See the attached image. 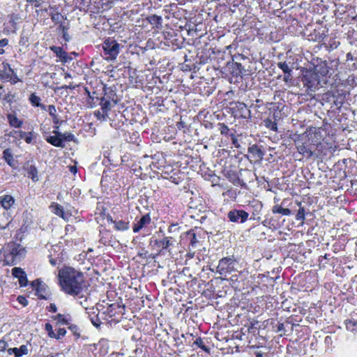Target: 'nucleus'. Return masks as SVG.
I'll use <instances>...</instances> for the list:
<instances>
[{
	"label": "nucleus",
	"mask_w": 357,
	"mask_h": 357,
	"mask_svg": "<svg viewBox=\"0 0 357 357\" xmlns=\"http://www.w3.org/2000/svg\"><path fill=\"white\" fill-rule=\"evenodd\" d=\"M58 280L61 289L71 296L79 295L84 287L83 273L70 266H64L59 269Z\"/></svg>",
	"instance_id": "nucleus-1"
},
{
	"label": "nucleus",
	"mask_w": 357,
	"mask_h": 357,
	"mask_svg": "<svg viewBox=\"0 0 357 357\" xmlns=\"http://www.w3.org/2000/svg\"><path fill=\"white\" fill-rule=\"evenodd\" d=\"M102 49L105 59L107 61H114L123 46L112 38L106 39L102 43Z\"/></svg>",
	"instance_id": "nucleus-2"
},
{
	"label": "nucleus",
	"mask_w": 357,
	"mask_h": 357,
	"mask_svg": "<svg viewBox=\"0 0 357 357\" xmlns=\"http://www.w3.org/2000/svg\"><path fill=\"white\" fill-rule=\"evenodd\" d=\"M7 254L6 255V259L10 261L11 264H15V259H20L24 257L26 254L25 248L20 244L11 242L8 244L6 247Z\"/></svg>",
	"instance_id": "nucleus-3"
},
{
	"label": "nucleus",
	"mask_w": 357,
	"mask_h": 357,
	"mask_svg": "<svg viewBox=\"0 0 357 357\" xmlns=\"http://www.w3.org/2000/svg\"><path fill=\"white\" fill-rule=\"evenodd\" d=\"M235 261L229 257H225L220 260L217 266V272L222 275H227V273L234 269Z\"/></svg>",
	"instance_id": "nucleus-4"
},
{
	"label": "nucleus",
	"mask_w": 357,
	"mask_h": 357,
	"mask_svg": "<svg viewBox=\"0 0 357 357\" xmlns=\"http://www.w3.org/2000/svg\"><path fill=\"white\" fill-rule=\"evenodd\" d=\"M228 218L231 222H238L240 220L241 222L245 221V212L241 211H232L228 213Z\"/></svg>",
	"instance_id": "nucleus-5"
},
{
	"label": "nucleus",
	"mask_w": 357,
	"mask_h": 357,
	"mask_svg": "<svg viewBox=\"0 0 357 357\" xmlns=\"http://www.w3.org/2000/svg\"><path fill=\"white\" fill-rule=\"evenodd\" d=\"M28 347L26 345H22L20 348H8L7 353L8 355H15V357H21L24 355L28 354Z\"/></svg>",
	"instance_id": "nucleus-6"
},
{
	"label": "nucleus",
	"mask_w": 357,
	"mask_h": 357,
	"mask_svg": "<svg viewBox=\"0 0 357 357\" xmlns=\"http://www.w3.org/2000/svg\"><path fill=\"white\" fill-rule=\"evenodd\" d=\"M151 222V218L149 214H146L143 215L139 220H138L136 223H135L133 227V231L138 232L141 229H142L146 225L149 224Z\"/></svg>",
	"instance_id": "nucleus-7"
},
{
	"label": "nucleus",
	"mask_w": 357,
	"mask_h": 357,
	"mask_svg": "<svg viewBox=\"0 0 357 357\" xmlns=\"http://www.w3.org/2000/svg\"><path fill=\"white\" fill-rule=\"evenodd\" d=\"M50 49L63 62L68 59L67 53L61 47L51 46Z\"/></svg>",
	"instance_id": "nucleus-8"
},
{
	"label": "nucleus",
	"mask_w": 357,
	"mask_h": 357,
	"mask_svg": "<svg viewBox=\"0 0 357 357\" xmlns=\"http://www.w3.org/2000/svg\"><path fill=\"white\" fill-rule=\"evenodd\" d=\"M3 158L10 167L15 166L13 155L10 149H6L3 151Z\"/></svg>",
	"instance_id": "nucleus-9"
},
{
	"label": "nucleus",
	"mask_w": 357,
	"mask_h": 357,
	"mask_svg": "<svg viewBox=\"0 0 357 357\" xmlns=\"http://www.w3.org/2000/svg\"><path fill=\"white\" fill-rule=\"evenodd\" d=\"M46 140L50 144L56 147H64L63 143H62V138L59 135H56L54 136H49L46 138Z\"/></svg>",
	"instance_id": "nucleus-10"
},
{
	"label": "nucleus",
	"mask_w": 357,
	"mask_h": 357,
	"mask_svg": "<svg viewBox=\"0 0 357 357\" xmlns=\"http://www.w3.org/2000/svg\"><path fill=\"white\" fill-rule=\"evenodd\" d=\"M10 125L15 128H20L22 124V121L20 120L15 114H9L7 116Z\"/></svg>",
	"instance_id": "nucleus-11"
},
{
	"label": "nucleus",
	"mask_w": 357,
	"mask_h": 357,
	"mask_svg": "<svg viewBox=\"0 0 357 357\" xmlns=\"http://www.w3.org/2000/svg\"><path fill=\"white\" fill-rule=\"evenodd\" d=\"M28 176L29 178H31L32 179V181H38L39 178H38V170L36 168V167L33 166V165H31L29 168H28Z\"/></svg>",
	"instance_id": "nucleus-12"
},
{
	"label": "nucleus",
	"mask_w": 357,
	"mask_h": 357,
	"mask_svg": "<svg viewBox=\"0 0 357 357\" xmlns=\"http://www.w3.org/2000/svg\"><path fill=\"white\" fill-rule=\"evenodd\" d=\"M51 208H52V212L54 213L65 219V213L63 211V207L61 205L57 204H52Z\"/></svg>",
	"instance_id": "nucleus-13"
},
{
	"label": "nucleus",
	"mask_w": 357,
	"mask_h": 357,
	"mask_svg": "<svg viewBox=\"0 0 357 357\" xmlns=\"http://www.w3.org/2000/svg\"><path fill=\"white\" fill-rule=\"evenodd\" d=\"M4 72L1 75V79H8L11 78L12 74L14 73L13 70L9 66L8 64L4 65Z\"/></svg>",
	"instance_id": "nucleus-14"
},
{
	"label": "nucleus",
	"mask_w": 357,
	"mask_h": 357,
	"mask_svg": "<svg viewBox=\"0 0 357 357\" xmlns=\"http://www.w3.org/2000/svg\"><path fill=\"white\" fill-rule=\"evenodd\" d=\"M53 132L56 135H59L60 137L62 138V142L63 141H68V142L73 141L75 137V136L70 132L61 133L56 130H54Z\"/></svg>",
	"instance_id": "nucleus-15"
},
{
	"label": "nucleus",
	"mask_w": 357,
	"mask_h": 357,
	"mask_svg": "<svg viewBox=\"0 0 357 357\" xmlns=\"http://www.w3.org/2000/svg\"><path fill=\"white\" fill-rule=\"evenodd\" d=\"M114 227L117 230L125 231L128 229V222L123 220L114 221Z\"/></svg>",
	"instance_id": "nucleus-16"
},
{
	"label": "nucleus",
	"mask_w": 357,
	"mask_h": 357,
	"mask_svg": "<svg viewBox=\"0 0 357 357\" xmlns=\"http://www.w3.org/2000/svg\"><path fill=\"white\" fill-rule=\"evenodd\" d=\"M149 22L155 26H161L162 17L160 16L153 15L148 18Z\"/></svg>",
	"instance_id": "nucleus-17"
},
{
	"label": "nucleus",
	"mask_w": 357,
	"mask_h": 357,
	"mask_svg": "<svg viewBox=\"0 0 357 357\" xmlns=\"http://www.w3.org/2000/svg\"><path fill=\"white\" fill-rule=\"evenodd\" d=\"M14 203V200L12 197L10 196H6L1 201L2 206L4 208H10L13 204Z\"/></svg>",
	"instance_id": "nucleus-18"
},
{
	"label": "nucleus",
	"mask_w": 357,
	"mask_h": 357,
	"mask_svg": "<svg viewBox=\"0 0 357 357\" xmlns=\"http://www.w3.org/2000/svg\"><path fill=\"white\" fill-rule=\"evenodd\" d=\"M100 105L101 106V110L105 111L108 114V112L111 109L110 102L107 100H105L104 98H102Z\"/></svg>",
	"instance_id": "nucleus-19"
},
{
	"label": "nucleus",
	"mask_w": 357,
	"mask_h": 357,
	"mask_svg": "<svg viewBox=\"0 0 357 357\" xmlns=\"http://www.w3.org/2000/svg\"><path fill=\"white\" fill-rule=\"evenodd\" d=\"M95 116L99 120L106 121L107 118L108 117V114L102 110V111H96Z\"/></svg>",
	"instance_id": "nucleus-20"
},
{
	"label": "nucleus",
	"mask_w": 357,
	"mask_h": 357,
	"mask_svg": "<svg viewBox=\"0 0 357 357\" xmlns=\"http://www.w3.org/2000/svg\"><path fill=\"white\" fill-rule=\"evenodd\" d=\"M29 100L31 103L34 106H40V98L35 93H32L30 96Z\"/></svg>",
	"instance_id": "nucleus-21"
},
{
	"label": "nucleus",
	"mask_w": 357,
	"mask_h": 357,
	"mask_svg": "<svg viewBox=\"0 0 357 357\" xmlns=\"http://www.w3.org/2000/svg\"><path fill=\"white\" fill-rule=\"evenodd\" d=\"M24 273L25 272L21 268H19V267H15L12 270L13 275L17 278H20L22 275V274H24Z\"/></svg>",
	"instance_id": "nucleus-22"
},
{
	"label": "nucleus",
	"mask_w": 357,
	"mask_h": 357,
	"mask_svg": "<svg viewBox=\"0 0 357 357\" xmlns=\"http://www.w3.org/2000/svg\"><path fill=\"white\" fill-rule=\"evenodd\" d=\"M54 319L56 321L58 325L68 324L67 320L61 314H57L54 317Z\"/></svg>",
	"instance_id": "nucleus-23"
},
{
	"label": "nucleus",
	"mask_w": 357,
	"mask_h": 357,
	"mask_svg": "<svg viewBox=\"0 0 357 357\" xmlns=\"http://www.w3.org/2000/svg\"><path fill=\"white\" fill-rule=\"evenodd\" d=\"M172 245V243L168 237H165L160 241V245H161L163 249H166Z\"/></svg>",
	"instance_id": "nucleus-24"
},
{
	"label": "nucleus",
	"mask_w": 357,
	"mask_h": 357,
	"mask_svg": "<svg viewBox=\"0 0 357 357\" xmlns=\"http://www.w3.org/2000/svg\"><path fill=\"white\" fill-rule=\"evenodd\" d=\"M18 280H19V283H20V286H22V287L26 286L28 282L26 273L22 274V275L18 278Z\"/></svg>",
	"instance_id": "nucleus-25"
},
{
	"label": "nucleus",
	"mask_w": 357,
	"mask_h": 357,
	"mask_svg": "<svg viewBox=\"0 0 357 357\" xmlns=\"http://www.w3.org/2000/svg\"><path fill=\"white\" fill-rule=\"evenodd\" d=\"M195 344H197L200 348H202L203 350L208 351V349L204 346L202 338H197L196 340L195 341Z\"/></svg>",
	"instance_id": "nucleus-26"
},
{
	"label": "nucleus",
	"mask_w": 357,
	"mask_h": 357,
	"mask_svg": "<svg viewBox=\"0 0 357 357\" xmlns=\"http://www.w3.org/2000/svg\"><path fill=\"white\" fill-rule=\"evenodd\" d=\"M47 111L52 117L56 116V109L54 105H51L48 106Z\"/></svg>",
	"instance_id": "nucleus-27"
},
{
	"label": "nucleus",
	"mask_w": 357,
	"mask_h": 357,
	"mask_svg": "<svg viewBox=\"0 0 357 357\" xmlns=\"http://www.w3.org/2000/svg\"><path fill=\"white\" fill-rule=\"evenodd\" d=\"M66 333V331L65 328H59L57 330L56 339L59 340V339L61 338L62 337L65 336Z\"/></svg>",
	"instance_id": "nucleus-28"
},
{
	"label": "nucleus",
	"mask_w": 357,
	"mask_h": 357,
	"mask_svg": "<svg viewBox=\"0 0 357 357\" xmlns=\"http://www.w3.org/2000/svg\"><path fill=\"white\" fill-rule=\"evenodd\" d=\"M17 300L23 306H26L28 305L27 299L25 297L22 296H19L17 297Z\"/></svg>",
	"instance_id": "nucleus-29"
},
{
	"label": "nucleus",
	"mask_w": 357,
	"mask_h": 357,
	"mask_svg": "<svg viewBox=\"0 0 357 357\" xmlns=\"http://www.w3.org/2000/svg\"><path fill=\"white\" fill-rule=\"evenodd\" d=\"M91 321L92 324L96 327H98L101 324V321L99 320V319L96 317H91Z\"/></svg>",
	"instance_id": "nucleus-30"
},
{
	"label": "nucleus",
	"mask_w": 357,
	"mask_h": 357,
	"mask_svg": "<svg viewBox=\"0 0 357 357\" xmlns=\"http://www.w3.org/2000/svg\"><path fill=\"white\" fill-rule=\"evenodd\" d=\"M8 344L4 340H0V352L7 351Z\"/></svg>",
	"instance_id": "nucleus-31"
},
{
	"label": "nucleus",
	"mask_w": 357,
	"mask_h": 357,
	"mask_svg": "<svg viewBox=\"0 0 357 357\" xmlns=\"http://www.w3.org/2000/svg\"><path fill=\"white\" fill-rule=\"evenodd\" d=\"M198 242L195 234H192L190 237V244L194 246Z\"/></svg>",
	"instance_id": "nucleus-32"
},
{
	"label": "nucleus",
	"mask_w": 357,
	"mask_h": 357,
	"mask_svg": "<svg viewBox=\"0 0 357 357\" xmlns=\"http://www.w3.org/2000/svg\"><path fill=\"white\" fill-rule=\"evenodd\" d=\"M27 2L31 3L35 7H39L40 6L39 0H27Z\"/></svg>",
	"instance_id": "nucleus-33"
},
{
	"label": "nucleus",
	"mask_w": 357,
	"mask_h": 357,
	"mask_svg": "<svg viewBox=\"0 0 357 357\" xmlns=\"http://www.w3.org/2000/svg\"><path fill=\"white\" fill-rule=\"evenodd\" d=\"M61 17V15L59 13L54 14L51 16V19L54 22H58L59 20V18Z\"/></svg>",
	"instance_id": "nucleus-34"
},
{
	"label": "nucleus",
	"mask_w": 357,
	"mask_h": 357,
	"mask_svg": "<svg viewBox=\"0 0 357 357\" xmlns=\"http://www.w3.org/2000/svg\"><path fill=\"white\" fill-rule=\"evenodd\" d=\"M63 36L66 41L69 40L70 38L68 33H66V28L64 26H63Z\"/></svg>",
	"instance_id": "nucleus-35"
},
{
	"label": "nucleus",
	"mask_w": 357,
	"mask_h": 357,
	"mask_svg": "<svg viewBox=\"0 0 357 357\" xmlns=\"http://www.w3.org/2000/svg\"><path fill=\"white\" fill-rule=\"evenodd\" d=\"M45 328L47 333H50V331H53L52 326L49 323L45 324Z\"/></svg>",
	"instance_id": "nucleus-36"
},
{
	"label": "nucleus",
	"mask_w": 357,
	"mask_h": 357,
	"mask_svg": "<svg viewBox=\"0 0 357 357\" xmlns=\"http://www.w3.org/2000/svg\"><path fill=\"white\" fill-rule=\"evenodd\" d=\"M41 282L39 280H36L31 282V286L36 289V287L40 284Z\"/></svg>",
	"instance_id": "nucleus-37"
},
{
	"label": "nucleus",
	"mask_w": 357,
	"mask_h": 357,
	"mask_svg": "<svg viewBox=\"0 0 357 357\" xmlns=\"http://www.w3.org/2000/svg\"><path fill=\"white\" fill-rule=\"evenodd\" d=\"M69 328L73 331L74 334L75 335H77V336H79V333H77V328L76 326H71L69 327Z\"/></svg>",
	"instance_id": "nucleus-38"
},
{
	"label": "nucleus",
	"mask_w": 357,
	"mask_h": 357,
	"mask_svg": "<svg viewBox=\"0 0 357 357\" xmlns=\"http://www.w3.org/2000/svg\"><path fill=\"white\" fill-rule=\"evenodd\" d=\"M8 45L7 39H1L0 40V47H4Z\"/></svg>",
	"instance_id": "nucleus-39"
},
{
	"label": "nucleus",
	"mask_w": 357,
	"mask_h": 357,
	"mask_svg": "<svg viewBox=\"0 0 357 357\" xmlns=\"http://www.w3.org/2000/svg\"><path fill=\"white\" fill-rule=\"evenodd\" d=\"M48 335H49V337H50L52 338L56 339V333H55L54 331H52L50 333H48Z\"/></svg>",
	"instance_id": "nucleus-40"
},
{
	"label": "nucleus",
	"mask_w": 357,
	"mask_h": 357,
	"mask_svg": "<svg viewBox=\"0 0 357 357\" xmlns=\"http://www.w3.org/2000/svg\"><path fill=\"white\" fill-rule=\"evenodd\" d=\"M75 88V86H73V84H70L69 85H64V86H61V89H74Z\"/></svg>",
	"instance_id": "nucleus-41"
},
{
	"label": "nucleus",
	"mask_w": 357,
	"mask_h": 357,
	"mask_svg": "<svg viewBox=\"0 0 357 357\" xmlns=\"http://www.w3.org/2000/svg\"><path fill=\"white\" fill-rule=\"evenodd\" d=\"M50 308H51L52 312H56V305L54 304H51L50 305Z\"/></svg>",
	"instance_id": "nucleus-42"
},
{
	"label": "nucleus",
	"mask_w": 357,
	"mask_h": 357,
	"mask_svg": "<svg viewBox=\"0 0 357 357\" xmlns=\"http://www.w3.org/2000/svg\"><path fill=\"white\" fill-rule=\"evenodd\" d=\"M52 119L54 124L57 125L59 123V119L57 116L52 117Z\"/></svg>",
	"instance_id": "nucleus-43"
},
{
	"label": "nucleus",
	"mask_w": 357,
	"mask_h": 357,
	"mask_svg": "<svg viewBox=\"0 0 357 357\" xmlns=\"http://www.w3.org/2000/svg\"><path fill=\"white\" fill-rule=\"evenodd\" d=\"M41 284H38L36 287V291L37 292V294L41 291Z\"/></svg>",
	"instance_id": "nucleus-44"
},
{
	"label": "nucleus",
	"mask_w": 357,
	"mask_h": 357,
	"mask_svg": "<svg viewBox=\"0 0 357 357\" xmlns=\"http://www.w3.org/2000/svg\"><path fill=\"white\" fill-rule=\"evenodd\" d=\"M3 92H4L3 86H0V99L1 98V96H2V94H3Z\"/></svg>",
	"instance_id": "nucleus-45"
},
{
	"label": "nucleus",
	"mask_w": 357,
	"mask_h": 357,
	"mask_svg": "<svg viewBox=\"0 0 357 357\" xmlns=\"http://www.w3.org/2000/svg\"><path fill=\"white\" fill-rule=\"evenodd\" d=\"M50 262L52 266H55L56 264V261L54 259H50Z\"/></svg>",
	"instance_id": "nucleus-46"
},
{
	"label": "nucleus",
	"mask_w": 357,
	"mask_h": 357,
	"mask_svg": "<svg viewBox=\"0 0 357 357\" xmlns=\"http://www.w3.org/2000/svg\"><path fill=\"white\" fill-rule=\"evenodd\" d=\"M3 100H6V101H7V102H10V96H9V95L6 96L3 98Z\"/></svg>",
	"instance_id": "nucleus-47"
},
{
	"label": "nucleus",
	"mask_w": 357,
	"mask_h": 357,
	"mask_svg": "<svg viewBox=\"0 0 357 357\" xmlns=\"http://www.w3.org/2000/svg\"><path fill=\"white\" fill-rule=\"evenodd\" d=\"M233 143H234V144L236 147H238V146H239V144H238V142H237V140H236V139H234V140H233Z\"/></svg>",
	"instance_id": "nucleus-48"
},
{
	"label": "nucleus",
	"mask_w": 357,
	"mask_h": 357,
	"mask_svg": "<svg viewBox=\"0 0 357 357\" xmlns=\"http://www.w3.org/2000/svg\"><path fill=\"white\" fill-rule=\"evenodd\" d=\"M39 107H41L42 109L46 110V106L45 105H42V104L40 103V106Z\"/></svg>",
	"instance_id": "nucleus-49"
},
{
	"label": "nucleus",
	"mask_w": 357,
	"mask_h": 357,
	"mask_svg": "<svg viewBox=\"0 0 357 357\" xmlns=\"http://www.w3.org/2000/svg\"><path fill=\"white\" fill-rule=\"evenodd\" d=\"M68 77H71V75L69 74V73H65V78H68Z\"/></svg>",
	"instance_id": "nucleus-50"
},
{
	"label": "nucleus",
	"mask_w": 357,
	"mask_h": 357,
	"mask_svg": "<svg viewBox=\"0 0 357 357\" xmlns=\"http://www.w3.org/2000/svg\"><path fill=\"white\" fill-rule=\"evenodd\" d=\"M31 138L30 137H27L25 141L27 142V143H30L31 142Z\"/></svg>",
	"instance_id": "nucleus-51"
},
{
	"label": "nucleus",
	"mask_w": 357,
	"mask_h": 357,
	"mask_svg": "<svg viewBox=\"0 0 357 357\" xmlns=\"http://www.w3.org/2000/svg\"><path fill=\"white\" fill-rule=\"evenodd\" d=\"M70 171L71 172H75V167H70Z\"/></svg>",
	"instance_id": "nucleus-52"
},
{
	"label": "nucleus",
	"mask_w": 357,
	"mask_h": 357,
	"mask_svg": "<svg viewBox=\"0 0 357 357\" xmlns=\"http://www.w3.org/2000/svg\"><path fill=\"white\" fill-rule=\"evenodd\" d=\"M4 53V50L1 48H0V54H2Z\"/></svg>",
	"instance_id": "nucleus-53"
},
{
	"label": "nucleus",
	"mask_w": 357,
	"mask_h": 357,
	"mask_svg": "<svg viewBox=\"0 0 357 357\" xmlns=\"http://www.w3.org/2000/svg\"><path fill=\"white\" fill-rule=\"evenodd\" d=\"M45 357H56V356H54V355H52V354H51V355H47V356H46Z\"/></svg>",
	"instance_id": "nucleus-54"
}]
</instances>
